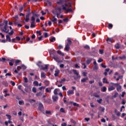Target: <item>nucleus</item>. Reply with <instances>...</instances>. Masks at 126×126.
<instances>
[{
	"label": "nucleus",
	"mask_w": 126,
	"mask_h": 126,
	"mask_svg": "<svg viewBox=\"0 0 126 126\" xmlns=\"http://www.w3.org/2000/svg\"><path fill=\"white\" fill-rule=\"evenodd\" d=\"M15 65H18V63H20V60H15Z\"/></svg>",
	"instance_id": "nucleus-38"
},
{
	"label": "nucleus",
	"mask_w": 126,
	"mask_h": 126,
	"mask_svg": "<svg viewBox=\"0 0 126 126\" xmlns=\"http://www.w3.org/2000/svg\"><path fill=\"white\" fill-rule=\"evenodd\" d=\"M87 80H88V77H86V78L81 79V82L84 83V82H86V81H87Z\"/></svg>",
	"instance_id": "nucleus-22"
},
{
	"label": "nucleus",
	"mask_w": 126,
	"mask_h": 126,
	"mask_svg": "<svg viewBox=\"0 0 126 126\" xmlns=\"http://www.w3.org/2000/svg\"><path fill=\"white\" fill-rule=\"evenodd\" d=\"M50 42L54 43V42H55V41H56V37H53L51 38V39H50Z\"/></svg>",
	"instance_id": "nucleus-31"
},
{
	"label": "nucleus",
	"mask_w": 126,
	"mask_h": 126,
	"mask_svg": "<svg viewBox=\"0 0 126 126\" xmlns=\"http://www.w3.org/2000/svg\"><path fill=\"white\" fill-rule=\"evenodd\" d=\"M25 91L27 93H30V91H29V89H28V88H25Z\"/></svg>",
	"instance_id": "nucleus-48"
},
{
	"label": "nucleus",
	"mask_w": 126,
	"mask_h": 126,
	"mask_svg": "<svg viewBox=\"0 0 126 126\" xmlns=\"http://www.w3.org/2000/svg\"><path fill=\"white\" fill-rule=\"evenodd\" d=\"M36 97H39V96H42V92H39V93H37L36 94Z\"/></svg>",
	"instance_id": "nucleus-33"
},
{
	"label": "nucleus",
	"mask_w": 126,
	"mask_h": 126,
	"mask_svg": "<svg viewBox=\"0 0 126 126\" xmlns=\"http://www.w3.org/2000/svg\"><path fill=\"white\" fill-rule=\"evenodd\" d=\"M62 126H66V123H63L61 125Z\"/></svg>",
	"instance_id": "nucleus-64"
},
{
	"label": "nucleus",
	"mask_w": 126,
	"mask_h": 126,
	"mask_svg": "<svg viewBox=\"0 0 126 126\" xmlns=\"http://www.w3.org/2000/svg\"><path fill=\"white\" fill-rule=\"evenodd\" d=\"M113 38H109L108 37L106 39L107 42H110V43H112L113 42Z\"/></svg>",
	"instance_id": "nucleus-26"
},
{
	"label": "nucleus",
	"mask_w": 126,
	"mask_h": 126,
	"mask_svg": "<svg viewBox=\"0 0 126 126\" xmlns=\"http://www.w3.org/2000/svg\"><path fill=\"white\" fill-rule=\"evenodd\" d=\"M32 39H35L36 38V35H35L34 34L32 35L31 37Z\"/></svg>",
	"instance_id": "nucleus-63"
},
{
	"label": "nucleus",
	"mask_w": 126,
	"mask_h": 126,
	"mask_svg": "<svg viewBox=\"0 0 126 126\" xmlns=\"http://www.w3.org/2000/svg\"><path fill=\"white\" fill-rule=\"evenodd\" d=\"M52 98L54 102H57L59 100V96L58 95H53Z\"/></svg>",
	"instance_id": "nucleus-11"
},
{
	"label": "nucleus",
	"mask_w": 126,
	"mask_h": 126,
	"mask_svg": "<svg viewBox=\"0 0 126 126\" xmlns=\"http://www.w3.org/2000/svg\"><path fill=\"white\" fill-rule=\"evenodd\" d=\"M73 106H76V107H79V104L76 102H73Z\"/></svg>",
	"instance_id": "nucleus-51"
},
{
	"label": "nucleus",
	"mask_w": 126,
	"mask_h": 126,
	"mask_svg": "<svg viewBox=\"0 0 126 126\" xmlns=\"http://www.w3.org/2000/svg\"><path fill=\"white\" fill-rule=\"evenodd\" d=\"M44 37L45 38H48V33L47 32L44 33Z\"/></svg>",
	"instance_id": "nucleus-62"
},
{
	"label": "nucleus",
	"mask_w": 126,
	"mask_h": 126,
	"mask_svg": "<svg viewBox=\"0 0 126 126\" xmlns=\"http://www.w3.org/2000/svg\"><path fill=\"white\" fill-rule=\"evenodd\" d=\"M10 83H11V85H12V86H15V82H14L12 81H11Z\"/></svg>",
	"instance_id": "nucleus-58"
},
{
	"label": "nucleus",
	"mask_w": 126,
	"mask_h": 126,
	"mask_svg": "<svg viewBox=\"0 0 126 126\" xmlns=\"http://www.w3.org/2000/svg\"><path fill=\"white\" fill-rule=\"evenodd\" d=\"M63 45H59L58 47V49H59V50H61V49H63Z\"/></svg>",
	"instance_id": "nucleus-50"
},
{
	"label": "nucleus",
	"mask_w": 126,
	"mask_h": 126,
	"mask_svg": "<svg viewBox=\"0 0 126 126\" xmlns=\"http://www.w3.org/2000/svg\"><path fill=\"white\" fill-rule=\"evenodd\" d=\"M65 81V79L64 78L62 79L61 81H57L56 85H57L58 87H62L63 84H61V85H59L58 82H59V83H63Z\"/></svg>",
	"instance_id": "nucleus-5"
},
{
	"label": "nucleus",
	"mask_w": 126,
	"mask_h": 126,
	"mask_svg": "<svg viewBox=\"0 0 126 126\" xmlns=\"http://www.w3.org/2000/svg\"><path fill=\"white\" fill-rule=\"evenodd\" d=\"M94 70H98V65H94Z\"/></svg>",
	"instance_id": "nucleus-47"
},
{
	"label": "nucleus",
	"mask_w": 126,
	"mask_h": 126,
	"mask_svg": "<svg viewBox=\"0 0 126 126\" xmlns=\"http://www.w3.org/2000/svg\"><path fill=\"white\" fill-rule=\"evenodd\" d=\"M67 94L68 96H69L70 95H73V94H74V91L73 90H68L67 92Z\"/></svg>",
	"instance_id": "nucleus-12"
},
{
	"label": "nucleus",
	"mask_w": 126,
	"mask_h": 126,
	"mask_svg": "<svg viewBox=\"0 0 126 126\" xmlns=\"http://www.w3.org/2000/svg\"><path fill=\"white\" fill-rule=\"evenodd\" d=\"M32 14H33V16H33L34 17H40V15L39 14H34V13H32Z\"/></svg>",
	"instance_id": "nucleus-41"
},
{
	"label": "nucleus",
	"mask_w": 126,
	"mask_h": 126,
	"mask_svg": "<svg viewBox=\"0 0 126 126\" xmlns=\"http://www.w3.org/2000/svg\"><path fill=\"white\" fill-rule=\"evenodd\" d=\"M53 59H54V60H55V61H56V62H58V61H59V57H58V56H57V55L54 56L53 57Z\"/></svg>",
	"instance_id": "nucleus-21"
},
{
	"label": "nucleus",
	"mask_w": 126,
	"mask_h": 126,
	"mask_svg": "<svg viewBox=\"0 0 126 126\" xmlns=\"http://www.w3.org/2000/svg\"><path fill=\"white\" fill-rule=\"evenodd\" d=\"M57 53L58 55H60L61 56H62V57H63L64 56V54L61 51H57Z\"/></svg>",
	"instance_id": "nucleus-28"
},
{
	"label": "nucleus",
	"mask_w": 126,
	"mask_h": 126,
	"mask_svg": "<svg viewBox=\"0 0 126 126\" xmlns=\"http://www.w3.org/2000/svg\"><path fill=\"white\" fill-rule=\"evenodd\" d=\"M24 9V8H23V7H21L19 9V10L20 11V12H22V11H23V9Z\"/></svg>",
	"instance_id": "nucleus-56"
},
{
	"label": "nucleus",
	"mask_w": 126,
	"mask_h": 126,
	"mask_svg": "<svg viewBox=\"0 0 126 126\" xmlns=\"http://www.w3.org/2000/svg\"><path fill=\"white\" fill-rule=\"evenodd\" d=\"M87 59L86 61L87 64L88 65L90 64V63H91L92 62V61H93V58H87Z\"/></svg>",
	"instance_id": "nucleus-13"
},
{
	"label": "nucleus",
	"mask_w": 126,
	"mask_h": 126,
	"mask_svg": "<svg viewBox=\"0 0 126 126\" xmlns=\"http://www.w3.org/2000/svg\"><path fill=\"white\" fill-rule=\"evenodd\" d=\"M119 95L118 93H115L114 95H113V98H117V96Z\"/></svg>",
	"instance_id": "nucleus-57"
},
{
	"label": "nucleus",
	"mask_w": 126,
	"mask_h": 126,
	"mask_svg": "<svg viewBox=\"0 0 126 126\" xmlns=\"http://www.w3.org/2000/svg\"><path fill=\"white\" fill-rule=\"evenodd\" d=\"M44 115H49L50 116H51L52 115V112L50 110H46L45 111V113L44 114Z\"/></svg>",
	"instance_id": "nucleus-18"
},
{
	"label": "nucleus",
	"mask_w": 126,
	"mask_h": 126,
	"mask_svg": "<svg viewBox=\"0 0 126 126\" xmlns=\"http://www.w3.org/2000/svg\"><path fill=\"white\" fill-rule=\"evenodd\" d=\"M45 92H46V93H51V91H50L49 88H47L45 89Z\"/></svg>",
	"instance_id": "nucleus-35"
},
{
	"label": "nucleus",
	"mask_w": 126,
	"mask_h": 126,
	"mask_svg": "<svg viewBox=\"0 0 126 126\" xmlns=\"http://www.w3.org/2000/svg\"><path fill=\"white\" fill-rule=\"evenodd\" d=\"M60 112H61V113H64V112H65L64 109H63V108H61L60 109Z\"/></svg>",
	"instance_id": "nucleus-60"
},
{
	"label": "nucleus",
	"mask_w": 126,
	"mask_h": 126,
	"mask_svg": "<svg viewBox=\"0 0 126 126\" xmlns=\"http://www.w3.org/2000/svg\"><path fill=\"white\" fill-rule=\"evenodd\" d=\"M60 74V71H55V73L54 74L55 76H58Z\"/></svg>",
	"instance_id": "nucleus-40"
},
{
	"label": "nucleus",
	"mask_w": 126,
	"mask_h": 126,
	"mask_svg": "<svg viewBox=\"0 0 126 126\" xmlns=\"http://www.w3.org/2000/svg\"><path fill=\"white\" fill-rule=\"evenodd\" d=\"M38 110L40 112H42L43 110H44V105L42 104V103H39Z\"/></svg>",
	"instance_id": "nucleus-9"
},
{
	"label": "nucleus",
	"mask_w": 126,
	"mask_h": 126,
	"mask_svg": "<svg viewBox=\"0 0 126 126\" xmlns=\"http://www.w3.org/2000/svg\"><path fill=\"white\" fill-rule=\"evenodd\" d=\"M4 23L5 24L4 26V29H2V32H4V33H8L9 32V30H7V24L8 22L7 20L4 21Z\"/></svg>",
	"instance_id": "nucleus-3"
},
{
	"label": "nucleus",
	"mask_w": 126,
	"mask_h": 126,
	"mask_svg": "<svg viewBox=\"0 0 126 126\" xmlns=\"http://www.w3.org/2000/svg\"><path fill=\"white\" fill-rule=\"evenodd\" d=\"M72 71H73L74 74H75V75L77 76V77H76V79H78V78H80V75H79V73L78 72H77L76 70L73 69Z\"/></svg>",
	"instance_id": "nucleus-6"
},
{
	"label": "nucleus",
	"mask_w": 126,
	"mask_h": 126,
	"mask_svg": "<svg viewBox=\"0 0 126 126\" xmlns=\"http://www.w3.org/2000/svg\"><path fill=\"white\" fill-rule=\"evenodd\" d=\"M36 64L37 66H38L40 69H42V70L48 69V64H45L44 67V66L42 65V62L41 61H39L37 63H36Z\"/></svg>",
	"instance_id": "nucleus-1"
},
{
	"label": "nucleus",
	"mask_w": 126,
	"mask_h": 126,
	"mask_svg": "<svg viewBox=\"0 0 126 126\" xmlns=\"http://www.w3.org/2000/svg\"><path fill=\"white\" fill-rule=\"evenodd\" d=\"M117 91L118 92H120V91H121V89H122V86H118L117 87Z\"/></svg>",
	"instance_id": "nucleus-29"
},
{
	"label": "nucleus",
	"mask_w": 126,
	"mask_h": 126,
	"mask_svg": "<svg viewBox=\"0 0 126 126\" xmlns=\"http://www.w3.org/2000/svg\"><path fill=\"white\" fill-rule=\"evenodd\" d=\"M44 84L45 86H49V85H50V82H49L48 80H45Z\"/></svg>",
	"instance_id": "nucleus-23"
},
{
	"label": "nucleus",
	"mask_w": 126,
	"mask_h": 126,
	"mask_svg": "<svg viewBox=\"0 0 126 126\" xmlns=\"http://www.w3.org/2000/svg\"><path fill=\"white\" fill-rule=\"evenodd\" d=\"M116 49H120V44L119 43H117L115 46Z\"/></svg>",
	"instance_id": "nucleus-49"
},
{
	"label": "nucleus",
	"mask_w": 126,
	"mask_h": 126,
	"mask_svg": "<svg viewBox=\"0 0 126 126\" xmlns=\"http://www.w3.org/2000/svg\"><path fill=\"white\" fill-rule=\"evenodd\" d=\"M19 105H22L23 104H24V101L23 100H20L19 101Z\"/></svg>",
	"instance_id": "nucleus-55"
},
{
	"label": "nucleus",
	"mask_w": 126,
	"mask_h": 126,
	"mask_svg": "<svg viewBox=\"0 0 126 126\" xmlns=\"http://www.w3.org/2000/svg\"><path fill=\"white\" fill-rule=\"evenodd\" d=\"M6 38L7 41H8V42H11V39H10V36H9V35H7L6 36Z\"/></svg>",
	"instance_id": "nucleus-25"
},
{
	"label": "nucleus",
	"mask_w": 126,
	"mask_h": 126,
	"mask_svg": "<svg viewBox=\"0 0 126 126\" xmlns=\"http://www.w3.org/2000/svg\"><path fill=\"white\" fill-rule=\"evenodd\" d=\"M108 28L109 29H112V28H113V24H108Z\"/></svg>",
	"instance_id": "nucleus-39"
},
{
	"label": "nucleus",
	"mask_w": 126,
	"mask_h": 126,
	"mask_svg": "<svg viewBox=\"0 0 126 126\" xmlns=\"http://www.w3.org/2000/svg\"><path fill=\"white\" fill-rule=\"evenodd\" d=\"M2 85H4V86H6V87H7V86H8V83H7L6 82H5V81H3V82H2Z\"/></svg>",
	"instance_id": "nucleus-30"
},
{
	"label": "nucleus",
	"mask_w": 126,
	"mask_h": 126,
	"mask_svg": "<svg viewBox=\"0 0 126 126\" xmlns=\"http://www.w3.org/2000/svg\"><path fill=\"white\" fill-rule=\"evenodd\" d=\"M67 42L66 43V45H67L68 46H70V44H72V42L71 41V40H70L69 39V38H68L67 39Z\"/></svg>",
	"instance_id": "nucleus-16"
},
{
	"label": "nucleus",
	"mask_w": 126,
	"mask_h": 126,
	"mask_svg": "<svg viewBox=\"0 0 126 126\" xmlns=\"http://www.w3.org/2000/svg\"><path fill=\"white\" fill-rule=\"evenodd\" d=\"M101 91L102 92H106L107 91V88L106 87H102Z\"/></svg>",
	"instance_id": "nucleus-32"
},
{
	"label": "nucleus",
	"mask_w": 126,
	"mask_h": 126,
	"mask_svg": "<svg viewBox=\"0 0 126 126\" xmlns=\"http://www.w3.org/2000/svg\"><path fill=\"white\" fill-rule=\"evenodd\" d=\"M103 83H106V84H109V82H108L106 78H104L103 79Z\"/></svg>",
	"instance_id": "nucleus-24"
},
{
	"label": "nucleus",
	"mask_w": 126,
	"mask_h": 126,
	"mask_svg": "<svg viewBox=\"0 0 126 126\" xmlns=\"http://www.w3.org/2000/svg\"><path fill=\"white\" fill-rule=\"evenodd\" d=\"M57 3L58 4H62V3H63V0H59L57 2Z\"/></svg>",
	"instance_id": "nucleus-27"
},
{
	"label": "nucleus",
	"mask_w": 126,
	"mask_h": 126,
	"mask_svg": "<svg viewBox=\"0 0 126 126\" xmlns=\"http://www.w3.org/2000/svg\"><path fill=\"white\" fill-rule=\"evenodd\" d=\"M9 35H13V33H14V32H13V30H12L11 31V32H8Z\"/></svg>",
	"instance_id": "nucleus-52"
},
{
	"label": "nucleus",
	"mask_w": 126,
	"mask_h": 126,
	"mask_svg": "<svg viewBox=\"0 0 126 126\" xmlns=\"http://www.w3.org/2000/svg\"><path fill=\"white\" fill-rule=\"evenodd\" d=\"M33 84L35 85V86H39V82L37 81H34L33 82Z\"/></svg>",
	"instance_id": "nucleus-34"
},
{
	"label": "nucleus",
	"mask_w": 126,
	"mask_h": 126,
	"mask_svg": "<svg viewBox=\"0 0 126 126\" xmlns=\"http://www.w3.org/2000/svg\"><path fill=\"white\" fill-rule=\"evenodd\" d=\"M97 62L98 63H102V62H103V59L100 58L98 59Z\"/></svg>",
	"instance_id": "nucleus-59"
},
{
	"label": "nucleus",
	"mask_w": 126,
	"mask_h": 126,
	"mask_svg": "<svg viewBox=\"0 0 126 126\" xmlns=\"http://www.w3.org/2000/svg\"><path fill=\"white\" fill-rule=\"evenodd\" d=\"M19 119L22 122V123H23L24 122V117H20Z\"/></svg>",
	"instance_id": "nucleus-54"
},
{
	"label": "nucleus",
	"mask_w": 126,
	"mask_h": 126,
	"mask_svg": "<svg viewBox=\"0 0 126 126\" xmlns=\"http://www.w3.org/2000/svg\"><path fill=\"white\" fill-rule=\"evenodd\" d=\"M6 117H7V119H8L9 120H11V116L10 115L6 114Z\"/></svg>",
	"instance_id": "nucleus-53"
},
{
	"label": "nucleus",
	"mask_w": 126,
	"mask_h": 126,
	"mask_svg": "<svg viewBox=\"0 0 126 126\" xmlns=\"http://www.w3.org/2000/svg\"><path fill=\"white\" fill-rule=\"evenodd\" d=\"M21 68H23V69H26V66L24 64H22L21 66H18L17 69L18 71H19Z\"/></svg>",
	"instance_id": "nucleus-10"
},
{
	"label": "nucleus",
	"mask_w": 126,
	"mask_h": 126,
	"mask_svg": "<svg viewBox=\"0 0 126 126\" xmlns=\"http://www.w3.org/2000/svg\"><path fill=\"white\" fill-rule=\"evenodd\" d=\"M102 101H103V99L102 98H100L99 99H97L96 101L98 104H102Z\"/></svg>",
	"instance_id": "nucleus-37"
},
{
	"label": "nucleus",
	"mask_w": 126,
	"mask_h": 126,
	"mask_svg": "<svg viewBox=\"0 0 126 126\" xmlns=\"http://www.w3.org/2000/svg\"><path fill=\"white\" fill-rule=\"evenodd\" d=\"M119 58L120 59V60H124V59H126V55H123V56L119 57Z\"/></svg>",
	"instance_id": "nucleus-36"
},
{
	"label": "nucleus",
	"mask_w": 126,
	"mask_h": 126,
	"mask_svg": "<svg viewBox=\"0 0 126 126\" xmlns=\"http://www.w3.org/2000/svg\"><path fill=\"white\" fill-rule=\"evenodd\" d=\"M24 82H25V83H27L28 82V79L27 77H25L24 78Z\"/></svg>",
	"instance_id": "nucleus-44"
},
{
	"label": "nucleus",
	"mask_w": 126,
	"mask_h": 126,
	"mask_svg": "<svg viewBox=\"0 0 126 126\" xmlns=\"http://www.w3.org/2000/svg\"><path fill=\"white\" fill-rule=\"evenodd\" d=\"M94 97H95L96 98H99V97H100V96L97 93H94Z\"/></svg>",
	"instance_id": "nucleus-43"
},
{
	"label": "nucleus",
	"mask_w": 126,
	"mask_h": 126,
	"mask_svg": "<svg viewBox=\"0 0 126 126\" xmlns=\"http://www.w3.org/2000/svg\"><path fill=\"white\" fill-rule=\"evenodd\" d=\"M41 78H46V74H45V72H41Z\"/></svg>",
	"instance_id": "nucleus-19"
},
{
	"label": "nucleus",
	"mask_w": 126,
	"mask_h": 126,
	"mask_svg": "<svg viewBox=\"0 0 126 126\" xmlns=\"http://www.w3.org/2000/svg\"><path fill=\"white\" fill-rule=\"evenodd\" d=\"M51 21L54 23V24H56V23H57V22H58V19H57L56 18L54 17L52 20H51Z\"/></svg>",
	"instance_id": "nucleus-17"
},
{
	"label": "nucleus",
	"mask_w": 126,
	"mask_h": 126,
	"mask_svg": "<svg viewBox=\"0 0 126 126\" xmlns=\"http://www.w3.org/2000/svg\"><path fill=\"white\" fill-rule=\"evenodd\" d=\"M56 13H62V8L61 7H57L55 8Z\"/></svg>",
	"instance_id": "nucleus-7"
},
{
	"label": "nucleus",
	"mask_w": 126,
	"mask_h": 126,
	"mask_svg": "<svg viewBox=\"0 0 126 126\" xmlns=\"http://www.w3.org/2000/svg\"><path fill=\"white\" fill-rule=\"evenodd\" d=\"M30 14L31 13H29L26 15V18L25 19L26 22H29V21L30 20Z\"/></svg>",
	"instance_id": "nucleus-8"
},
{
	"label": "nucleus",
	"mask_w": 126,
	"mask_h": 126,
	"mask_svg": "<svg viewBox=\"0 0 126 126\" xmlns=\"http://www.w3.org/2000/svg\"><path fill=\"white\" fill-rule=\"evenodd\" d=\"M69 45H65V51H66V52H68L69 51Z\"/></svg>",
	"instance_id": "nucleus-20"
},
{
	"label": "nucleus",
	"mask_w": 126,
	"mask_h": 126,
	"mask_svg": "<svg viewBox=\"0 0 126 126\" xmlns=\"http://www.w3.org/2000/svg\"><path fill=\"white\" fill-rule=\"evenodd\" d=\"M62 6L63 10H65L67 12H73L72 9H71V7L72 6L71 5V3H69V7L68 8L64 7V5H63Z\"/></svg>",
	"instance_id": "nucleus-2"
},
{
	"label": "nucleus",
	"mask_w": 126,
	"mask_h": 126,
	"mask_svg": "<svg viewBox=\"0 0 126 126\" xmlns=\"http://www.w3.org/2000/svg\"><path fill=\"white\" fill-rule=\"evenodd\" d=\"M15 62V60L12 59L11 60H10V62H9V64L10 65V66H12L13 65V63Z\"/></svg>",
	"instance_id": "nucleus-15"
},
{
	"label": "nucleus",
	"mask_w": 126,
	"mask_h": 126,
	"mask_svg": "<svg viewBox=\"0 0 126 126\" xmlns=\"http://www.w3.org/2000/svg\"><path fill=\"white\" fill-rule=\"evenodd\" d=\"M82 65H83V66H84V67H83V69H85V68H86V64H85V63H82Z\"/></svg>",
	"instance_id": "nucleus-61"
},
{
	"label": "nucleus",
	"mask_w": 126,
	"mask_h": 126,
	"mask_svg": "<svg viewBox=\"0 0 126 126\" xmlns=\"http://www.w3.org/2000/svg\"><path fill=\"white\" fill-rule=\"evenodd\" d=\"M32 90V92H33V93H36V92H37V89H36L35 87H33Z\"/></svg>",
	"instance_id": "nucleus-45"
},
{
	"label": "nucleus",
	"mask_w": 126,
	"mask_h": 126,
	"mask_svg": "<svg viewBox=\"0 0 126 126\" xmlns=\"http://www.w3.org/2000/svg\"><path fill=\"white\" fill-rule=\"evenodd\" d=\"M54 94L55 95H58V89H55L54 91Z\"/></svg>",
	"instance_id": "nucleus-42"
},
{
	"label": "nucleus",
	"mask_w": 126,
	"mask_h": 126,
	"mask_svg": "<svg viewBox=\"0 0 126 126\" xmlns=\"http://www.w3.org/2000/svg\"><path fill=\"white\" fill-rule=\"evenodd\" d=\"M84 49H86L87 50H90V47L88 45L84 46Z\"/></svg>",
	"instance_id": "nucleus-46"
},
{
	"label": "nucleus",
	"mask_w": 126,
	"mask_h": 126,
	"mask_svg": "<svg viewBox=\"0 0 126 126\" xmlns=\"http://www.w3.org/2000/svg\"><path fill=\"white\" fill-rule=\"evenodd\" d=\"M116 89V88L114 87L113 86H109V87L108 88V91L110 92L111 91H113V90H115Z\"/></svg>",
	"instance_id": "nucleus-14"
},
{
	"label": "nucleus",
	"mask_w": 126,
	"mask_h": 126,
	"mask_svg": "<svg viewBox=\"0 0 126 126\" xmlns=\"http://www.w3.org/2000/svg\"><path fill=\"white\" fill-rule=\"evenodd\" d=\"M31 28H34L35 27V25L34 23H35V17L34 16H32L31 17Z\"/></svg>",
	"instance_id": "nucleus-4"
}]
</instances>
